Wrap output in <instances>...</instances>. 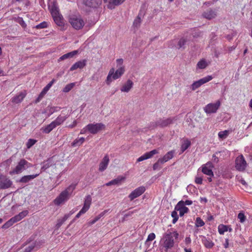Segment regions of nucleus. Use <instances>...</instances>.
Returning a JSON list of instances; mask_svg holds the SVG:
<instances>
[{
	"label": "nucleus",
	"mask_w": 252,
	"mask_h": 252,
	"mask_svg": "<svg viewBox=\"0 0 252 252\" xmlns=\"http://www.w3.org/2000/svg\"><path fill=\"white\" fill-rule=\"evenodd\" d=\"M50 11L55 23L62 31L63 30V17L60 12L59 7L54 3L50 9Z\"/></svg>",
	"instance_id": "nucleus-2"
},
{
	"label": "nucleus",
	"mask_w": 252,
	"mask_h": 252,
	"mask_svg": "<svg viewBox=\"0 0 252 252\" xmlns=\"http://www.w3.org/2000/svg\"><path fill=\"white\" fill-rule=\"evenodd\" d=\"M55 82V79H53L51 82H50L43 89V91L44 92H45L47 93V92L48 91V90L50 89V88L51 87V86L53 85V84Z\"/></svg>",
	"instance_id": "nucleus-45"
},
{
	"label": "nucleus",
	"mask_w": 252,
	"mask_h": 252,
	"mask_svg": "<svg viewBox=\"0 0 252 252\" xmlns=\"http://www.w3.org/2000/svg\"><path fill=\"white\" fill-rule=\"evenodd\" d=\"M158 153V151L157 149H154L150 152H146L142 156L137 158V161L140 162L143 160L150 158L153 157L154 155Z\"/></svg>",
	"instance_id": "nucleus-19"
},
{
	"label": "nucleus",
	"mask_w": 252,
	"mask_h": 252,
	"mask_svg": "<svg viewBox=\"0 0 252 252\" xmlns=\"http://www.w3.org/2000/svg\"><path fill=\"white\" fill-rule=\"evenodd\" d=\"M17 220H15L14 217L11 218L10 220L7 221L4 224L2 225L1 228L3 229H7L14 223L17 222Z\"/></svg>",
	"instance_id": "nucleus-29"
},
{
	"label": "nucleus",
	"mask_w": 252,
	"mask_h": 252,
	"mask_svg": "<svg viewBox=\"0 0 252 252\" xmlns=\"http://www.w3.org/2000/svg\"><path fill=\"white\" fill-rule=\"evenodd\" d=\"M17 220H15L14 217L11 218L10 220L7 221L4 224L2 225L1 228L3 229H7L14 223L17 222Z\"/></svg>",
	"instance_id": "nucleus-28"
},
{
	"label": "nucleus",
	"mask_w": 252,
	"mask_h": 252,
	"mask_svg": "<svg viewBox=\"0 0 252 252\" xmlns=\"http://www.w3.org/2000/svg\"><path fill=\"white\" fill-rule=\"evenodd\" d=\"M69 21L72 27L76 30L81 29L85 25L84 20L80 16H73L70 17Z\"/></svg>",
	"instance_id": "nucleus-5"
},
{
	"label": "nucleus",
	"mask_w": 252,
	"mask_h": 252,
	"mask_svg": "<svg viewBox=\"0 0 252 252\" xmlns=\"http://www.w3.org/2000/svg\"><path fill=\"white\" fill-rule=\"evenodd\" d=\"M230 132V130H229L220 131L218 133V137L220 139H225L227 137Z\"/></svg>",
	"instance_id": "nucleus-33"
},
{
	"label": "nucleus",
	"mask_w": 252,
	"mask_h": 252,
	"mask_svg": "<svg viewBox=\"0 0 252 252\" xmlns=\"http://www.w3.org/2000/svg\"><path fill=\"white\" fill-rule=\"evenodd\" d=\"M12 182L7 177L3 175H0V189H5L11 187Z\"/></svg>",
	"instance_id": "nucleus-14"
},
{
	"label": "nucleus",
	"mask_w": 252,
	"mask_h": 252,
	"mask_svg": "<svg viewBox=\"0 0 252 252\" xmlns=\"http://www.w3.org/2000/svg\"><path fill=\"white\" fill-rule=\"evenodd\" d=\"M208 65V63L204 59L199 61L197 63V67L199 69H205Z\"/></svg>",
	"instance_id": "nucleus-36"
},
{
	"label": "nucleus",
	"mask_w": 252,
	"mask_h": 252,
	"mask_svg": "<svg viewBox=\"0 0 252 252\" xmlns=\"http://www.w3.org/2000/svg\"><path fill=\"white\" fill-rule=\"evenodd\" d=\"M92 202V197L90 195L86 196L84 202V205L82 209L76 215V218H79L81 215L85 214L90 208Z\"/></svg>",
	"instance_id": "nucleus-10"
},
{
	"label": "nucleus",
	"mask_w": 252,
	"mask_h": 252,
	"mask_svg": "<svg viewBox=\"0 0 252 252\" xmlns=\"http://www.w3.org/2000/svg\"><path fill=\"white\" fill-rule=\"evenodd\" d=\"M186 42H187V40L185 39H184V38L180 39L178 43V48L179 49H180V48L184 49L185 45L186 43Z\"/></svg>",
	"instance_id": "nucleus-43"
},
{
	"label": "nucleus",
	"mask_w": 252,
	"mask_h": 252,
	"mask_svg": "<svg viewBox=\"0 0 252 252\" xmlns=\"http://www.w3.org/2000/svg\"><path fill=\"white\" fill-rule=\"evenodd\" d=\"M123 59H118L116 60L117 65V66L120 67V66H123L122 65L123 64Z\"/></svg>",
	"instance_id": "nucleus-57"
},
{
	"label": "nucleus",
	"mask_w": 252,
	"mask_h": 252,
	"mask_svg": "<svg viewBox=\"0 0 252 252\" xmlns=\"http://www.w3.org/2000/svg\"><path fill=\"white\" fill-rule=\"evenodd\" d=\"M236 35V32H233L231 34H228L226 36V38L228 40H231L234 36Z\"/></svg>",
	"instance_id": "nucleus-54"
},
{
	"label": "nucleus",
	"mask_w": 252,
	"mask_h": 252,
	"mask_svg": "<svg viewBox=\"0 0 252 252\" xmlns=\"http://www.w3.org/2000/svg\"><path fill=\"white\" fill-rule=\"evenodd\" d=\"M171 217L173 218H179L177 210H174L171 213Z\"/></svg>",
	"instance_id": "nucleus-59"
},
{
	"label": "nucleus",
	"mask_w": 252,
	"mask_h": 252,
	"mask_svg": "<svg viewBox=\"0 0 252 252\" xmlns=\"http://www.w3.org/2000/svg\"><path fill=\"white\" fill-rule=\"evenodd\" d=\"M39 174L40 173L33 175H25L21 178L17 182L22 183H27L30 181H32V180L38 177Z\"/></svg>",
	"instance_id": "nucleus-22"
},
{
	"label": "nucleus",
	"mask_w": 252,
	"mask_h": 252,
	"mask_svg": "<svg viewBox=\"0 0 252 252\" xmlns=\"http://www.w3.org/2000/svg\"><path fill=\"white\" fill-rule=\"evenodd\" d=\"M78 53L77 50H74L69 53L64 54V59L68 58H72Z\"/></svg>",
	"instance_id": "nucleus-39"
},
{
	"label": "nucleus",
	"mask_w": 252,
	"mask_h": 252,
	"mask_svg": "<svg viewBox=\"0 0 252 252\" xmlns=\"http://www.w3.org/2000/svg\"><path fill=\"white\" fill-rule=\"evenodd\" d=\"M88 125L85 126L84 128H83L81 131H80V134H84L85 133H86L87 131H88Z\"/></svg>",
	"instance_id": "nucleus-58"
},
{
	"label": "nucleus",
	"mask_w": 252,
	"mask_h": 252,
	"mask_svg": "<svg viewBox=\"0 0 252 252\" xmlns=\"http://www.w3.org/2000/svg\"><path fill=\"white\" fill-rule=\"evenodd\" d=\"M84 141L85 138L84 137L77 138L73 141V142L71 144V145L73 147L79 146L84 143Z\"/></svg>",
	"instance_id": "nucleus-35"
},
{
	"label": "nucleus",
	"mask_w": 252,
	"mask_h": 252,
	"mask_svg": "<svg viewBox=\"0 0 252 252\" xmlns=\"http://www.w3.org/2000/svg\"><path fill=\"white\" fill-rule=\"evenodd\" d=\"M178 236L179 234L176 231L168 230L163 234L160 242L162 249L165 252H167L169 250L171 249L174 246V238L177 239Z\"/></svg>",
	"instance_id": "nucleus-1"
},
{
	"label": "nucleus",
	"mask_w": 252,
	"mask_h": 252,
	"mask_svg": "<svg viewBox=\"0 0 252 252\" xmlns=\"http://www.w3.org/2000/svg\"><path fill=\"white\" fill-rule=\"evenodd\" d=\"M104 215V213L102 212L99 214L98 216H96L93 220H92L90 222V223L93 224L98 221L103 215Z\"/></svg>",
	"instance_id": "nucleus-48"
},
{
	"label": "nucleus",
	"mask_w": 252,
	"mask_h": 252,
	"mask_svg": "<svg viewBox=\"0 0 252 252\" xmlns=\"http://www.w3.org/2000/svg\"><path fill=\"white\" fill-rule=\"evenodd\" d=\"M191 145L190 141L189 140H185L181 147V151L182 153L184 152L187 149H188Z\"/></svg>",
	"instance_id": "nucleus-34"
},
{
	"label": "nucleus",
	"mask_w": 252,
	"mask_h": 252,
	"mask_svg": "<svg viewBox=\"0 0 252 252\" xmlns=\"http://www.w3.org/2000/svg\"><path fill=\"white\" fill-rule=\"evenodd\" d=\"M214 166L212 162H208L202 166V172L204 174H206L209 176L213 177L214 173L212 171V168Z\"/></svg>",
	"instance_id": "nucleus-17"
},
{
	"label": "nucleus",
	"mask_w": 252,
	"mask_h": 252,
	"mask_svg": "<svg viewBox=\"0 0 252 252\" xmlns=\"http://www.w3.org/2000/svg\"><path fill=\"white\" fill-rule=\"evenodd\" d=\"M76 186V184L72 183L64 190V202L69 199L73 194V190Z\"/></svg>",
	"instance_id": "nucleus-16"
},
{
	"label": "nucleus",
	"mask_w": 252,
	"mask_h": 252,
	"mask_svg": "<svg viewBox=\"0 0 252 252\" xmlns=\"http://www.w3.org/2000/svg\"><path fill=\"white\" fill-rule=\"evenodd\" d=\"M247 162L243 155L239 156L235 160V168L239 171H243L247 167Z\"/></svg>",
	"instance_id": "nucleus-9"
},
{
	"label": "nucleus",
	"mask_w": 252,
	"mask_h": 252,
	"mask_svg": "<svg viewBox=\"0 0 252 252\" xmlns=\"http://www.w3.org/2000/svg\"><path fill=\"white\" fill-rule=\"evenodd\" d=\"M102 0H83L84 5L90 8H96L101 3Z\"/></svg>",
	"instance_id": "nucleus-18"
},
{
	"label": "nucleus",
	"mask_w": 252,
	"mask_h": 252,
	"mask_svg": "<svg viewBox=\"0 0 252 252\" xmlns=\"http://www.w3.org/2000/svg\"><path fill=\"white\" fill-rule=\"evenodd\" d=\"M76 124H77L76 121L75 120H74L72 124L66 125V127H68L69 128H73L76 125Z\"/></svg>",
	"instance_id": "nucleus-61"
},
{
	"label": "nucleus",
	"mask_w": 252,
	"mask_h": 252,
	"mask_svg": "<svg viewBox=\"0 0 252 252\" xmlns=\"http://www.w3.org/2000/svg\"><path fill=\"white\" fill-rule=\"evenodd\" d=\"M133 86V82L128 79L121 87V91L122 92L128 93L130 91Z\"/></svg>",
	"instance_id": "nucleus-25"
},
{
	"label": "nucleus",
	"mask_w": 252,
	"mask_h": 252,
	"mask_svg": "<svg viewBox=\"0 0 252 252\" xmlns=\"http://www.w3.org/2000/svg\"><path fill=\"white\" fill-rule=\"evenodd\" d=\"M236 46H232L228 48V51L229 52H231L235 49Z\"/></svg>",
	"instance_id": "nucleus-63"
},
{
	"label": "nucleus",
	"mask_w": 252,
	"mask_h": 252,
	"mask_svg": "<svg viewBox=\"0 0 252 252\" xmlns=\"http://www.w3.org/2000/svg\"><path fill=\"white\" fill-rule=\"evenodd\" d=\"M185 205H190L192 204L191 200H187L184 201Z\"/></svg>",
	"instance_id": "nucleus-62"
},
{
	"label": "nucleus",
	"mask_w": 252,
	"mask_h": 252,
	"mask_svg": "<svg viewBox=\"0 0 252 252\" xmlns=\"http://www.w3.org/2000/svg\"><path fill=\"white\" fill-rule=\"evenodd\" d=\"M174 119V118L159 119L155 123L154 125L156 126L164 127L172 124Z\"/></svg>",
	"instance_id": "nucleus-13"
},
{
	"label": "nucleus",
	"mask_w": 252,
	"mask_h": 252,
	"mask_svg": "<svg viewBox=\"0 0 252 252\" xmlns=\"http://www.w3.org/2000/svg\"><path fill=\"white\" fill-rule=\"evenodd\" d=\"M238 218L241 223H244L246 220V216L243 211H241L238 215Z\"/></svg>",
	"instance_id": "nucleus-42"
},
{
	"label": "nucleus",
	"mask_w": 252,
	"mask_h": 252,
	"mask_svg": "<svg viewBox=\"0 0 252 252\" xmlns=\"http://www.w3.org/2000/svg\"><path fill=\"white\" fill-rule=\"evenodd\" d=\"M105 126L102 123H94L88 125V132L93 134H95L102 129H104Z\"/></svg>",
	"instance_id": "nucleus-6"
},
{
	"label": "nucleus",
	"mask_w": 252,
	"mask_h": 252,
	"mask_svg": "<svg viewBox=\"0 0 252 252\" xmlns=\"http://www.w3.org/2000/svg\"><path fill=\"white\" fill-rule=\"evenodd\" d=\"M205 224L203 220L199 217H197L195 221V226L197 227L203 226Z\"/></svg>",
	"instance_id": "nucleus-41"
},
{
	"label": "nucleus",
	"mask_w": 252,
	"mask_h": 252,
	"mask_svg": "<svg viewBox=\"0 0 252 252\" xmlns=\"http://www.w3.org/2000/svg\"><path fill=\"white\" fill-rule=\"evenodd\" d=\"M220 105V101L217 100L215 103H210L206 105L205 107H204V111L207 114L215 113L217 112Z\"/></svg>",
	"instance_id": "nucleus-8"
},
{
	"label": "nucleus",
	"mask_w": 252,
	"mask_h": 252,
	"mask_svg": "<svg viewBox=\"0 0 252 252\" xmlns=\"http://www.w3.org/2000/svg\"><path fill=\"white\" fill-rule=\"evenodd\" d=\"M146 190L144 186H140L133 190L129 195L128 198L130 201L133 200L134 199L139 197Z\"/></svg>",
	"instance_id": "nucleus-12"
},
{
	"label": "nucleus",
	"mask_w": 252,
	"mask_h": 252,
	"mask_svg": "<svg viewBox=\"0 0 252 252\" xmlns=\"http://www.w3.org/2000/svg\"><path fill=\"white\" fill-rule=\"evenodd\" d=\"M18 22L23 28H25L27 26L26 24L25 23V21H24L22 18H19L18 19Z\"/></svg>",
	"instance_id": "nucleus-51"
},
{
	"label": "nucleus",
	"mask_w": 252,
	"mask_h": 252,
	"mask_svg": "<svg viewBox=\"0 0 252 252\" xmlns=\"http://www.w3.org/2000/svg\"><path fill=\"white\" fill-rule=\"evenodd\" d=\"M191 239L189 237H186L185 239V243L186 245H189L191 243Z\"/></svg>",
	"instance_id": "nucleus-60"
},
{
	"label": "nucleus",
	"mask_w": 252,
	"mask_h": 252,
	"mask_svg": "<svg viewBox=\"0 0 252 252\" xmlns=\"http://www.w3.org/2000/svg\"><path fill=\"white\" fill-rule=\"evenodd\" d=\"M42 166L41 168V171L40 172L41 173L43 171H45L47 169L49 168L52 165V160L50 159H48L46 161H45L42 163Z\"/></svg>",
	"instance_id": "nucleus-31"
},
{
	"label": "nucleus",
	"mask_w": 252,
	"mask_h": 252,
	"mask_svg": "<svg viewBox=\"0 0 252 252\" xmlns=\"http://www.w3.org/2000/svg\"><path fill=\"white\" fill-rule=\"evenodd\" d=\"M202 16L206 19L211 20L213 18H214L216 16V13L214 11L210 10L204 12L203 13Z\"/></svg>",
	"instance_id": "nucleus-27"
},
{
	"label": "nucleus",
	"mask_w": 252,
	"mask_h": 252,
	"mask_svg": "<svg viewBox=\"0 0 252 252\" xmlns=\"http://www.w3.org/2000/svg\"><path fill=\"white\" fill-rule=\"evenodd\" d=\"M126 0H103L105 2H108L107 7L109 9H113L116 6L119 5L123 3Z\"/></svg>",
	"instance_id": "nucleus-21"
},
{
	"label": "nucleus",
	"mask_w": 252,
	"mask_h": 252,
	"mask_svg": "<svg viewBox=\"0 0 252 252\" xmlns=\"http://www.w3.org/2000/svg\"><path fill=\"white\" fill-rule=\"evenodd\" d=\"M47 27H48V23L45 21H44V22L40 23L39 24L36 25L35 26V28H36L37 29H41L46 28H47Z\"/></svg>",
	"instance_id": "nucleus-47"
},
{
	"label": "nucleus",
	"mask_w": 252,
	"mask_h": 252,
	"mask_svg": "<svg viewBox=\"0 0 252 252\" xmlns=\"http://www.w3.org/2000/svg\"><path fill=\"white\" fill-rule=\"evenodd\" d=\"M75 85V83H71L65 86L64 88V92H68L70 91Z\"/></svg>",
	"instance_id": "nucleus-44"
},
{
	"label": "nucleus",
	"mask_w": 252,
	"mask_h": 252,
	"mask_svg": "<svg viewBox=\"0 0 252 252\" xmlns=\"http://www.w3.org/2000/svg\"><path fill=\"white\" fill-rule=\"evenodd\" d=\"M32 166V163L29 162L25 159L22 158L18 162L16 167L9 172V174L11 175L19 174Z\"/></svg>",
	"instance_id": "nucleus-3"
},
{
	"label": "nucleus",
	"mask_w": 252,
	"mask_h": 252,
	"mask_svg": "<svg viewBox=\"0 0 252 252\" xmlns=\"http://www.w3.org/2000/svg\"><path fill=\"white\" fill-rule=\"evenodd\" d=\"M156 238V235L154 233H151L148 236V238L146 240V243H147L149 241H152L154 240Z\"/></svg>",
	"instance_id": "nucleus-50"
},
{
	"label": "nucleus",
	"mask_w": 252,
	"mask_h": 252,
	"mask_svg": "<svg viewBox=\"0 0 252 252\" xmlns=\"http://www.w3.org/2000/svg\"><path fill=\"white\" fill-rule=\"evenodd\" d=\"M63 224V219H59L58 220V223H57V224L56 225V229H58L59 228H60L62 225Z\"/></svg>",
	"instance_id": "nucleus-55"
},
{
	"label": "nucleus",
	"mask_w": 252,
	"mask_h": 252,
	"mask_svg": "<svg viewBox=\"0 0 252 252\" xmlns=\"http://www.w3.org/2000/svg\"><path fill=\"white\" fill-rule=\"evenodd\" d=\"M46 94V93L45 92H44V91L42 90L41 91V92L40 93V94H39L37 98L35 99V103H37L39 102H40V101L43 98V97H44V96L45 95V94Z\"/></svg>",
	"instance_id": "nucleus-49"
},
{
	"label": "nucleus",
	"mask_w": 252,
	"mask_h": 252,
	"mask_svg": "<svg viewBox=\"0 0 252 252\" xmlns=\"http://www.w3.org/2000/svg\"><path fill=\"white\" fill-rule=\"evenodd\" d=\"M29 213L28 210H24L19 213L18 215L15 216L14 217L17 221H19L25 217Z\"/></svg>",
	"instance_id": "nucleus-32"
},
{
	"label": "nucleus",
	"mask_w": 252,
	"mask_h": 252,
	"mask_svg": "<svg viewBox=\"0 0 252 252\" xmlns=\"http://www.w3.org/2000/svg\"><path fill=\"white\" fill-rule=\"evenodd\" d=\"M109 162V158L108 155H105L100 162L99 165V171L102 172L104 171Z\"/></svg>",
	"instance_id": "nucleus-23"
},
{
	"label": "nucleus",
	"mask_w": 252,
	"mask_h": 252,
	"mask_svg": "<svg viewBox=\"0 0 252 252\" xmlns=\"http://www.w3.org/2000/svg\"><path fill=\"white\" fill-rule=\"evenodd\" d=\"M195 182L197 184L201 185L202 184V178L201 177H196Z\"/></svg>",
	"instance_id": "nucleus-56"
},
{
	"label": "nucleus",
	"mask_w": 252,
	"mask_h": 252,
	"mask_svg": "<svg viewBox=\"0 0 252 252\" xmlns=\"http://www.w3.org/2000/svg\"><path fill=\"white\" fill-rule=\"evenodd\" d=\"M27 94L26 92L25 91H22L20 92L17 95L13 97L11 99V101L13 103L18 104L21 103L24 98L26 97Z\"/></svg>",
	"instance_id": "nucleus-20"
},
{
	"label": "nucleus",
	"mask_w": 252,
	"mask_h": 252,
	"mask_svg": "<svg viewBox=\"0 0 252 252\" xmlns=\"http://www.w3.org/2000/svg\"><path fill=\"white\" fill-rule=\"evenodd\" d=\"M213 79V77L211 75H208L203 77L196 81H194L190 86V88L192 91H195L201 86L205 84Z\"/></svg>",
	"instance_id": "nucleus-7"
},
{
	"label": "nucleus",
	"mask_w": 252,
	"mask_h": 252,
	"mask_svg": "<svg viewBox=\"0 0 252 252\" xmlns=\"http://www.w3.org/2000/svg\"><path fill=\"white\" fill-rule=\"evenodd\" d=\"M175 210L179 212V215L181 217L183 216L185 214L188 213L189 212V208L186 207L184 201L183 200L178 202L175 207Z\"/></svg>",
	"instance_id": "nucleus-15"
},
{
	"label": "nucleus",
	"mask_w": 252,
	"mask_h": 252,
	"mask_svg": "<svg viewBox=\"0 0 252 252\" xmlns=\"http://www.w3.org/2000/svg\"><path fill=\"white\" fill-rule=\"evenodd\" d=\"M125 71V66H120L115 70L114 68H112L109 70L106 80L107 85H110L113 80H116L120 78Z\"/></svg>",
	"instance_id": "nucleus-4"
},
{
	"label": "nucleus",
	"mask_w": 252,
	"mask_h": 252,
	"mask_svg": "<svg viewBox=\"0 0 252 252\" xmlns=\"http://www.w3.org/2000/svg\"><path fill=\"white\" fill-rule=\"evenodd\" d=\"M163 162L161 161H160V158H159L158 161L155 163L153 165V170H156L158 169H160L161 168V165L163 164Z\"/></svg>",
	"instance_id": "nucleus-40"
},
{
	"label": "nucleus",
	"mask_w": 252,
	"mask_h": 252,
	"mask_svg": "<svg viewBox=\"0 0 252 252\" xmlns=\"http://www.w3.org/2000/svg\"><path fill=\"white\" fill-rule=\"evenodd\" d=\"M174 150L169 151L162 158H160V161H162L163 163L168 161L174 157Z\"/></svg>",
	"instance_id": "nucleus-26"
},
{
	"label": "nucleus",
	"mask_w": 252,
	"mask_h": 252,
	"mask_svg": "<svg viewBox=\"0 0 252 252\" xmlns=\"http://www.w3.org/2000/svg\"><path fill=\"white\" fill-rule=\"evenodd\" d=\"M122 179L119 178H117L114 180H111V182H112V185H118L121 181Z\"/></svg>",
	"instance_id": "nucleus-53"
},
{
	"label": "nucleus",
	"mask_w": 252,
	"mask_h": 252,
	"mask_svg": "<svg viewBox=\"0 0 252 252\" xmlns=\"http://www.w3.org/2000/svg\"><path fill=\"white\" fill-rule=\"evenodd\" d=\"M223 245H224V247L225 248H227L228 247L229 243H228V239H225V243H224Z\"/></svg>",
	"instance_id": "nucleus-64"
},
{
	"label": "nucleus",
	"mask_w": 252,
	"mask_h": 252,
	"mask_svg": "<svg viewBox=\"0 0 252 252\" xmlns=\"http://www.w3.org/2000/svg\"><path fill=\"white\" fill-rule=\"evenodd\" d=\"M228 231V226L222 224H220L218 226V231L219 233L222 235L224 233V232Z\"/></svg>",
	"instance_id": "nucleus-37"
},
{
	"label": "nucleus",
	"mask_w": 252,
	"mask_h": 252,
	"mask_svg": "<svg viewBox=\"0 0 252 252\" xmlns=\"http://www.w3.org/2000/svg\"><path fill=\"white\" fill-rule=\"evenodd\" d=\"M63 202V191H62L60 193L59 197H58L54 200V203L57 205H59L60 204H61Z\"/></svg>",
	"instance_id": "nucleus-38"
},
{
	"label": "nucleus",
	"mask_w": 252,
	"mask_h": 252,
	"mask_svg": "<svg viewBox=\"0 0 252 252\" xmlns=\"http://www.w3.org/2000/svg\"><path fill=\"white\" fill-rule=\"evenodd\" d=\"M36 142V140L33 139H29L26 144L27 148H31Z\"/></svg>",
	"instance_id": "nucleus-46"
},
{
	"label": "nucleus",
	"mask_w": 252,
	"mask_h": 252,
	"mask_svg": "<svg viewBox=\"0 0 252 252\" xmlns=\"http://www.w3.org/2000/svg\"><path fill=\"white\" fill-rule=\"evenodd\" d=\"M141 22V19L139 17V16L137 17V18L133 22V25L134 26H138L139 25L140 23Z\"/></svg>",
	"instance_id": "nucleus-52"
},
{
	"label": "nucleus",
	"mask_w": 252,
	"mask_h": 252,
	"mask_svg": "<svg viewBox=\"0 0 252 252\" xmlns=\"http://www.w3.org/2000/svg\"><path fill=\"white\" fill-rule=\"evenodd\" d=\"M87 60L84 59L74 63L70 68V70L73 71L78 68L82 69L86 65Z\"/></svg>",
	"instance_id": "nucleus-24"
},
{
	"label": "nucleus",
	"mask_w": 252,
	"mask_h": 252,
	"mask_svg": "<svg viewBox=\"0 0 252 252\" xmlns=\"http://www.w3.org/2000/svg\"><path fill=\"white\" fill-rule=\"evenodd\" d=\"M63 122V118L62 117H58V118L55 121L52 122L50 124L47 125L44 127H43L42 128L43 132L45 133H49L57 126L60 125Z\"/></svg>",
	"instance_id": "nucleus-11"
},
{
	"label": "nucleus",
	"mask_w": 252,
	"mask_h": 252,
	"mask_svg": "<svg viewBox=\"0 0 252 252\" xmlns=\"http://www.w3.org/2000/svg\"><path fill=\"white\" fill-rule=\"evenodd\" d=\"M202 241L203 245L208 249H211L214 246V243L211 240L205 237H203Z\"/></svg>",
	"instance_id": "nucleus-30"
}]
</instances>
